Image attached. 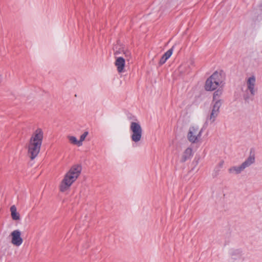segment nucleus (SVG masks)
Wrapping results in <instances>:
<instances>
[{"instance_id":"13","label":"nucleus","mask_w":262,"mask_h":262,"mask_svg":"<svg viewBox=\"0 0 262 262\" xmlns=\"http://www.w3.org/2000/svg\"><path fill=\"white\" fill-rule=\"evenodd\" d=\"M173 52V47L168 50L161 58L159 61V64L162 65L166 60L171 56Z\"/></svg>"},{"instance_id":"12","label":"nucleus","mask_w":262,"mask_h":262,"mask_svg":"<svg viewBox=\"0 0 262 262\" xmlns=\"http://www.w3.org/2000/svg\"><path fill=\"white\" fill-rule=\"evenodd\" d=\"M192 156V149L191 148H187L183 153L181 157V161L184 162L188 159L190 158Z\"/></svg>"},{"instance_id":"11","label":"nucleus","mask_w":262,"mask_h":262,"mask_svg":"<svg viewBox=\"0 0 262 262\" xmlns=\"http://www.w3.org/2000/svg\"><path fill=\"white\" fill-rule=\"evenodd\" d=\"M211 79H212L215 82H217V86L222 85V83L224 80V76L221 73L215 72L211 76Z\"/></svg>"},{"instance_id":"21","label":"nucleus","mask_w":262,"mask_h":262,"mask_svg":"<svg viewBox=\"0 0 262 262\" xmlns=\"http://www.w3.org/2000/svg\"><path fill=\"white\" fill-rule=\"evenodd\" d=\"M260 9L261 11H262V4L259 6Z\"/></svg>"},{"instance_id":"7","label":"nucleus","mask_w":262,"mask_h":262,"mask_svg":"<svg viewBox=\"0 0 262 262\" xmlns=\"http://www.w3.org/2000/svg\"><path fill=\"white\" fill-rule=\"evenodd\" d=\"M245 257L241 249H233L230 251V262H244Z\"/></svg>"},{"instance_id":"8","label":"nucleus","mask_w":262,"mask_h":262,"mask_svg":"<svg viewBox=\"0 0 262 262\" xmlns=\"http://www.w3.org/2000/svg\"><path fill=\"white\" fill-rule=\"evenodd\" d=\"M12 236L11 243L16 246H19L23 243V240L21 237L20 231L18 230H14L11 233Z\"/></svg>"},{"instance_id":"19","label":"nucleus","mask_w":262,"mask_h":262,"mask_svg":"<svg viewBox=\"0 0 262 262\" xmlns=\"http://www.w3.org/2000/svg\"><path fill=\"white\" fill-rule=\"evenodd\" d=\"M222 93V91L220 90L216 91L213 94V101H215V100H220L219 97L221 96Z\"/></svg>"},{"instance_id":"1","label":"nucleus","mask_w":262,"mask_h":262,"mask_svg":"<svg viewBox=\"0 0 262 262\" xmlns=\"http://www.w3.org/2000/svg\"><path fill=\"white\" fill-rule=\"evenodd\" d=\"M42 140L43 132L41 128H37L32 134L28 145V154L31 160L39 154Z\"/></svg>"},{"instance_id":"9","label":"nucleus","mask_w":262,"mask_h":262,"mask_svg":"<svg viewBox=\"0 0 262 262\" xmlns=\"http://www.w3.org/2000/svg\"><path fill=\"white\" fill-rule=\"evenodd\" d=\"M125 60V59L122 57H116L115 64L119 73H122L124 71Z\"/></svg>"},{"instance_id":"15","label":"nucleus","mask_w":262,"mask_h":262,"mask_svg":"<svg viewBox=\"0 0 262 262\" xmlns=\"http://www.w3.org/2000/svg\"><path fill=\"white\" fill-rule=\"evenodd\" d=\"M68 138L71 144L77 145L78 146H80L82 145V143L79 142V140H78L75 137L69 136Z\"/></svg>"},{"instance_id":"17","label":"nucleus","mask_w":262,"mask_h":262,"mask_svg":"<svg viewBox=\"0 0 262 262\" xmlns=\"http://www.w3.org/2000/svg\"><path fill=\"white\" fill-rule=\"evenodd\" d=\"M213 102H214V103L213 105V108L212 110H215L216 112H219V109L222 104L221 100H217Z\"/></svg>"},{"instance_id":"20","label":"nucleus","mask_w":262,"mask_h":262,"mask_svg":"<svg viewBox=\"0 0 262 262\" xmlns=\"http://www.w3.org/2000/svg\"><path fill=\"white\" fill-rule=\"evenodd\" d=\"M88 132H85L84 133L80 136V140L79 142L82 144V142L85 140L86 136L88 135Z\"/></svg>"},{"instance_id":"3","label":"nucleus","mask_w":262,"mask_h":262,"mask_svg":"<svg viewBox=\"0 0 262 262\" xmlns=\"http://www.w3.org/2000/svg\"><path fill=\"white\" fill-rule=\"evenodd\" d=\"M246 90L243 95V98L245 101L249 102L252 100L253 97L257 92V87L256 85V77L252 75L246 80Z\"/></svg>"},{"instance_id":"16","label":"nucleus","mask_w":262,"mask_h":262,"mask_svg":"<svg viewBox=\"0 0 262 262\" xmlns=\"http://www.w3.org/2000/svg\"><path fill=\"white\" fill-rule=\"evenodd\" d=\"M219 113V112H216L215 110H212L211 113L208 119V120L210 121L211 123L215 121L216 117L218 116Z\"/></svg>"},{"instance_id":"14","label":"nucleus","mask_w":262,"mask_h":262,"mask_svg":"<svg viewBox=\"0 0 262 262\" xmlns=\"http://www.w3.org/2000/svg\"><path fill=\"white\" fill-rule=\"evenodd\" d=\"M10 211L11 213V216L14 220H19V215L17 212L16 208L14 205H13L10 208Z\"/></svg>"},{"instance_id":"10","label":"nucleus","mask_w":262,"mask_h":262,"mask_svg":"<svg viewBox=\"0 0 262 262\" xmlns=\"http://www.w3.org/2000/svg\"><path fill=\"white\" fill-rule=\"evenodd\" d=\"M217 87V82L211 79L210 77L206 81L205 88L206 91H213Z\"/></svg>"},{"instance_id":"22","label":"nucleus","mask_w":262,"mask_h":262,"mask_svg":"<svg viewBox=\"0 0 262 262\" xmlns=\"http://www.w3.org/2000/svg\"><path fill=\"white\" fill-rule=\"evenodd\" d=\"M118 51H116L115 53V55H117L118 54Z\"/></svg>"},{"instance_id":"5","label":"nucleus","mask_w":262,"mask_h":262,"mask_svg":"<svg viewBox=\"0 0 262 262\" xmlns=\"http://www.w3.org/2000/svg\"><path fill=\"white\" fill-rule=\"evenodd\" d=\"M255 161V154L252 151V150H251L249 157L246 159V160L240 165L233 167L232 169H230V171L232 170L234 171L236 174L240 173L245 169L250 167L252 164L254 163Z\"/></svg>"},{"instance_id":"18","label":"nucleus","mask_w":262,"mask_h":262,"mask_svg":"<svg viewBox=\"0 0 262 262\" xmlns=\"http://www.w3.org/2000/svg\"><path fill=\"white\" fill-rule=\"evenodd\" d=\"M122 52L123 55H124L125 59L128 61L130 60L131 59V53L128 50H122Z\"/></svg>"},{"instance_id":"6","label":"nucleus","mask_w":262,"mask_h":262,"mask_svg":"<svg viewBox=\"0 0 262 262\" xmlns=\"http://www.w3.org/2000/svg\"><path fill=\"white\" fill-rule=\"evenodd\" d=\"M203 129H200L197 126H191L187 134V139L191 143H196L201 139Z\"/></svg>"},{"instance_id":"4","label":"nucleus","mask_w":262,"mask_h":262,"mask_svg":"<svg viewBox=\"0 0 262 262\" xmlns=\"http://www.w3.org/2000/svg\"><path fill=\"white\" fill-rule=\"evenodd\" d=\"M129 129L131 132L132 141L135 143H138L141 140L142 136L143 130L140 124L137 122H132Z\"/></svg>"},{"instance_id":"2","label":"nucleus","mask_w":262,"mask_h":262,"mask_svg":"<svg viewBox=\"0 0 262 262\" xmlns=\"http://www.w3.org/2000/svg\"><path fill=\"white\" fill-rule=\"evenodd\" d=\"M81 167L79 165H74L66 173L61 181L59 189L61 192L68 190L72 184L77 179L81 172Z\"/></svg>"}]
</instances>
